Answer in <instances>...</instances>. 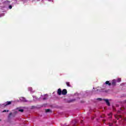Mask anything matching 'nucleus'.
<instances>
[{
  "mask_svg": "<svg viewBox=\"0 0 126 126\" xmlns=\"http://www.w3.org/2000/svg\"><path fill=\"white\" fill-rule=\"evenodd\" d=\"M116 83H117V80H113L112 81L111 85H112V86H116Z\"/></svg>",
  "mask_w": 126,
  "mask_h": 126,
  "instance_id": "nucleus-1",
  "label": "nucleus"
},
{
  "mask_svg": "<svg viewBox=\"0 0 126 126\" xmlns=\"http://www.w3.org/2000/svg\"><path fill=\"white\" fill-rule=\"evenodd\" d=\"M67 94V91L66 89H63L62 91V95H66Z\"/></svg>",
  "mask_w": 126,
  "mask_h": 126,
  "instance_id": "nucleus-2",
  "label": "nucleus"
},
{
  "mask_svg": "<svg viewBox=\"0 0 126 126\" xmlns=\"http://www.w3.org/2000/svg\"><path fill=\"white\" fill-rule=\"evenodd\" d=\"M104 101H105L106 104L107 105V106H111V104L110 103V101H109L108 99H103Z\"/></svg>",
  "mask_w": 126,
  "mask_h": 126,
  "instance_id": "nucleus-3",
  "label": "nucleus"
},
{
  "mask_svg": "<svg viewBox=\"0 0 126 126\" xmlns=\"http://www.w3.org/2000/svg\"><path fill=\"white\" fill-rule=\"evenodd\" d=\"M57 94H58L59 95H62V89H59L58 90V91H57Z\"/></svg>",
  "mask_w": 126,
  "mask_h": 126,
  "instance_id": "nucleus-4",
  "label": "nucleus"
},
{
  "mask_svg": "<svg viewBox=\"0 0 126 126\" xmlns=\"http://www.w3.org/2000/svg\"><path fill=\"white\" fill-rule=\"evenodd\" d=\"M105 84L106 85H108V86H111L112 85V83H110V82L109 81H106Z\"/></svg>",
  "mask_w": 126,
  "mask_h": 126,
  "instance_id": "nucleus-5",
  "label": "nucleus"
},
{
  "mask_svg": "<svg viewBox=\"0 0 126 126\" xmlns=\"http://www.w3.org/2000/svg\"><path fill=\"white\" fill-rule=\"evenodd\" d=\"M10 104H11V101H7L4 104V106H7L8 105H10Z\"/></svg>",
  "mask_w": 126,
  "mask_h": 126,
  "instance_id": "nucleus-6",
  "label": "nucleus"
},
{
  "mask_svg": "<svg viewBox=\"0 0 126 126\" xmlns=\"http://www.w3.org/2000/svg\"><path fill=\"white\" fill-rule=\"evenodd\" d=\"M20 100H21V101H23V102H27V100H26V99L23 97H21L20 98Z\"/></svg>",
  "mask_w": 126,
  "mask_h": 126,
  "instance_id": "nucleus-7",
  "label": "nucleus"
},
{
  "mask_svg": "<svg viewBox=\"0 0 126 126\" xmlns=\"http://www.w3.org/2000/svg\"><path fill=\"white\" fill-rule=\"evenodd\" d=\"M46 113H52V110L50 109H46Z\"/></svg>",
  "mask_w": 126,
  "mask_h": 126,
  "instance_id": "nucleus-8",
  "label": "nucleus"
},
{
  "mask_svg": "<svg viewBox=\"0 0 126 126\" xmlns=\"http://www.w3.org/2000/svg\"><path fill=\"white\" fill-rule=\"evenodd\" d=\"M66 84L67 86H68V87H71V86L69 82H66Z\"/></svg>",
  "mask_w": 126,
  "mask_h": 126,
  "instance_id": "nucleus-9",
  "label": "nucleus"
},
{
  "mask_svg": "<svg viewBox=\"0 0 126 126\" xmlns=\"http://www.w3.org/2000/svg\"><path fill=\"white\" fill-rule=\"evenodd\" d=\"M19 112H21V113H23V112H24V110H23V109H19Z\"/></svg>",
  "mask_w": 126,
  "mask_h": 126,
  "instance_id": "nucleus-10",
  "label": "nucleus"
},
{
  "mask_svg": "<svg viewBox=\"0 0 126 126\" xmlns=\"http://www.w3.org/2000/svg\"><path fill=\"white\" fill-rule=\"evenodd\" d=\"M9 110H4L3 111H2V113H5L6 112H9Z\"/></svg>",
  "mask_w": 126,
  "mask_h": 126,
  "instance_id": "nucleus-11",
  "label": "nucleus"
},
{
  "mask_svg": "<svg viewBox=\"0 0 126 126\" xmlns=\"http://www.w3.org/2000/svg\"><path fill=\"white\" fill-rule=\"evenodd\" d=\"M9 9H11V8H12V6L11 5H10L9 6Z\"/></svg>",
  "mask_w": 126,
  "mask_h": 126,
  "instance_id": "nucleus-12",
  "label": "nucleus"
},
{
  "mask_svg": "<svg viewBox=\"0 0 126 126\" xmlns=\"http://www.w3.org/2000/svg\"><path fill=\"white\" fill-rule=\"evenodd\" d=\"M121 80H122L120 78H119V79H118L117 81H118V82H121Z\"/></svg>",
  "mask_w": 126,
  "mask_h": 126,
  "instance_id": "nucleus-13",
  "label": "nucleus"
},
{
  "mask_svg": "<svg viewBox=\"0 0 126 126\" xmlns=\"http://www.w3.org/2000/svg\"><path fill=\"white\" fill-rule=\"evenodd\" d=\"M11 115H12V113H10L8 116V117L9 118V117H10V116H11Z\"/></svg>",
  "mask_w": 126,
  "mask_h": 126,
  "instance_id": "nucleus-14",
  "label": "nucleus"
},
{
  "mask_svg": "<svg viewBox=\"0 0 126 126\" xmlns=\"http://www.w3.org/2000/svg\"><path fill=\"white\" fill-rule=\"evenodd\" d=\"M97 100H99V101H102V99L101 98H98Z\"/></svg>",
  "mask_w": 126,
  "mask_h": 126,
  "instance_id": "nucleus-15",
  "label": "nucleus"
},
{
  "mask_svg": "<svg viewBox=\"0 0 126 126\" xmlns=\"http://www.w3.org/2000/svg\"><path fill=\"white\" fill-rule=\"evenodd\" d=\"M109 116L110 117V118H112V114H109Z\"/></svg>",
  "mask_w": 126,
  "mask_h": 126,
  "instance_id": "nucleus-16",
  "label": "nucleus"
},
{
  "mask_svg": "<svg viewBox=\"0 0 126 126\" xmlns=\"http://www.w3.org/2000/svg\"><path fill=\"white\" fill-rule=\"evenodd\" d=\"M113 126V123H111L109 124V126Z\"/></svg>",
  "mask_w": 126,
  "mask_h": 126,
  "instance_id": "nucleus-17",
  "label": "nucleus"
},
{
  "mask_svg": "<svg viewBox=\"0 0 126 126\" xmlns=\"http://www.w3.org/2000/svg\"><path fill=\"white\" fill-rule=\"evenodd\" d=\"M118 118H122V115H119V116H118Z\"/></svg>",
  "mask_w": 126,
  "mask_h": 126,
  "instance_id": "nucleus-18",
  "label": "nucleus"
},
{
  "mask_svg": "<svg viewBox=\"0 0 126 126\" xmlns=\"http://www.w3.org/2000/svg\"><path fill=\"white\" fill-rule=\"evenodd\" d=\"M46 99H47V97H44V98H43V100H46Z\"/></svg>",
  "mask_w": 126,
  "mask_h": 126,
  "instance_id": "nucleus-19",
  "label": "nucleus"
},
{
  "mask_svg": "<svg viewBox=\"0 0 126 126\" xmlns=\"http://www.w3.org/2000/svg\"><path fill=\"white\" fill-rule=\"evenodd\" d=\"M4 3H6V1H4Z\"/></svg>",
  "mask_w": 126,
  "mask_h": 126,
  "instance_id": "nucleus-20",
  "label": "nucleus"
},
{
  "mask_svg": "<svg viewBox=\"0 0 126 126\" xmlns=\"http://www.w3.org/2000/svg\"><path fill=\"white\" fill-rule=\"evenodd\" d=\"M103 123H105V121L104 120H103Z\"/></svg>",
  "mask_w": 126,
  "mask_h": 126,
  "instance_id": "nucleus-21",
  "label": "nucleus"
},
{
  "mask_svg": "<svg viewBox=\"0 0 126 126\" xmlns=\"http://www.w3.org/2000/svg\"><path fill=\"white\" fill-rule=\"evenodd\" d=\"M117 120H119V118H117Z\"/></svg>",
  "mask_w": 126,
  "mask_h": 126,
  "instance_id": "nucleus-22",
  "label": "nucleus"
}]
</instances>
